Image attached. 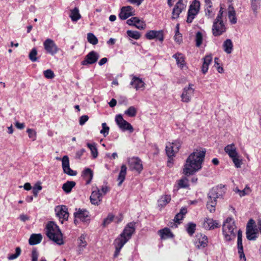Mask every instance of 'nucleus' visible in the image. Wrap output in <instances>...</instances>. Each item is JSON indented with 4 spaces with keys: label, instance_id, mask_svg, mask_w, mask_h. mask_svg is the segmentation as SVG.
<instances>
[{
    "label": "nucleus",
    "instance_id": "40",
    "mask_svg": "<svg viewBox=\"0 0 261 261\" xmlns=\"http://www.w3.org/2000/svg\"><path fill=\"white\" fill-rule=\"evenodd\" d=\"M137 113V110L134 106H130L128 109H127L124 112V114L126 115V116L134 117L136 116Z\"/></svg>",
    "mask_w": 261,
    "mask_h": 261
},
{
    "label": "nucleus",
    "instance_id": "63",
    "mask_svg": "<svg viewBox=\"0 0 261 261\" xmlns=\"http://www.w3.org/2000/svg\"><path fill=\"white\" fill-rule=\"evenodd\" d=\"M175 41L177 42L178 43H180L181 41H182V36L180 33H178L176 32L175 35L174 36Z\"/></svg>",
    "mask_w": 261,
    "mask_h": 261
},
{
    "label": "nucleus",
    "instance_id": "46",
    "mask_svg": "<svg viewBox=\"0 0 261 261\" xmlns=\"http://www.w3.org/2000/svg\"><path fill=\"white\" fill-rule=\"evenodd\" d=\"M90 202L92 204L96 205L98 203V191H92L90 197Z\"/></svg>",
    "mask_w": 261,
    "mask_h": 261
},
{
    "label": "nucleus",
    "instance_id": "41",
    "mask_svg": "<svg viewBox=\"0 0 261 261\" xmlns=\"http://www.w3.org/2000/svg\"><path fill=\"white\" fill-rule=\"evenodd\" d=\"M261 0H251L252 9L255 14L257 13V10L259 9Z\"/></svg>",
    "mask_w": 261,
    "mask_h": 261
},
{
    "label": "nucleus",
    "instance_id": "24",
    "mask_svg": "<svg viewBox=\"0 0 261 261\" xmlns=\"http://www.w3.org/2000/svg\"><path fill=\"white\" fill-rule=\"evenodd\" d=\"M246 237L249 240H255L258 237V232L256 227L250 228L249 226L246 229Z\"/></svg>",
    "mask_w": 261,
    "mask_h": 261
},
{
    "label": "nucleus",
    "instance_id": "12",
    "mask_svg": "<svg viewBox=\"0 0 261 261\" xmlns=\"http://www.w3.org/2000/svg\"><path fill=\"white\" fill-rule=\"evenodd\" d=\"M180 147V144L178 141H175L173 143H168L166 144V151L168 158H173L179 151Z\"/></svg>",
    "mask_w": 261,
    "mask_h": 261
},
{
    "label": "nucleus",
    "instance_id": "18",
    "mask_svg": "<svg viewBox=\"0 0 261 261\" xmlns=\"http://www.w3.org/2000/svg\"><path fill=\"white\" fill-rule=\"evenodd\" d=\"M44 47L47 53L53 55L58 51V48L54 41L50 39H47L43 43Z\"/></svg>",
    "mask_w": 261,
    "mask_h": 261
},
{
    "label": "nucleus",
    "instance_id": "5",
    "mask_svg": "<svg viewBox=\"0 0 261 261\" xmlns=\"http://www.w3.org/2000/svg\"><path fill=\"white\" fill-rule=\"evenodd\" d=\"M237 226L231 217H228L223 224V235L226 241H231L236 238Z\"/></svg>",
    "mask_w": 261,
    "mask_h": 261
},
{
    "label": "nucleus",
    "instance_id": "11",
    "mask_svg": "<svg viewBox=\"0 0 261 261\" xmlns=\"http://www.w3.org/2000/svg\"><path fill=\"white\" fill-rule=\"evenodd\" d=\"M74 223H77L80 221L87 222L90 220V215L88 211L85 209H76L74 213Z\"/></svg>",
    "mask_w": 261,
    "mask_h": 261
},
{
    "label": "nucleus",
    "instance_id": "30",
    "mask_svg": "<svg viewBox=\"0 0 261 261\" xmlns=\"http://www.w3.org/2000/svg\"><path fill=\"white\" fill-rule=\"evenodd\" d=\"M130 85L134 86L135 89L138 90L140 89L141 88H143L145 83L142 79L134 76L130 83Z\"/></svg>",
    "mask_w": 261,
    "mask_h": 261
},
{
    "label": "nucleus",
    "instance_id": "44",
    "mask_svg": "<svg viewBox=\"0 0 261 261\" xmlns=\"http://www.w3.org/2000/svg\"><path fill=\"white\" fill-rule=\"evenodd\" d=\"M178 187L179 189L189 187V185L188 179L187 177H184L179 179L178 181Z\"/></svg>",
    "mask_w": 261,
    "mask_h": 261
},
{
    "label": "nucleus",
    "instance_id": "6",
    "mask_svg": "<svg viewBox=\"0 0 261 261\" xmlns=\"http://www.w3.org/2000/svg\"><path fill=\"white\" fill-rule=\"evenodd\" d=\"M224 151L230 159L232 160L236 168H240L242 164V160L239 159V155L237 151V148L233 143L227 145L224 148Z\"/></svg>",
    "mask_w": 261,
    "mask_h": 261
},
{
    "label": "nucleus",
    "instance_id": "28",
    "mask_svg": "<svg viewBox=\"0 0 261 261\" xmlns=\"http://www.w3.org/2000/svg\"><path fill=\"white\" fill-rule=\"evenodd\" d=\"M127 174V166L125 164H123L121 166L120 171L117 177V181H118V186H120L123 182L124 181L126 175Z\"/></svg>",
    "mask_w": 261,
    "mask_h": 261
},
{
    "label": "nucleus",
    "instance_id": "51",
    "mask_svg": "<svg viewBox=\"0 0 261 261\" xmlns=\"http://www.w3.org/2000/svg\"><path fill=\"white\" fill-rule=\"evenodd\" d=\"M110 191V187L108 186H103L101 187L100 190H99V201H100V197L102 195H105Z\"/></svg>",
    "mask_w": 261,
    "mask_h": 261
},
{
    "label": "nucleus",
    "instance_id": "27",
    "mask_svg": "<svg viewBox=\"0 0 261 261\" xmlns=\"http://www.w3.org/2000/svg\"><path fill=\"white\" fill-rule=\"evenodd\" d=\"M159 234L160 236L161 239H167L170 238H173L174 234L171 231L169 228L165 227L163 229H161L158 231Z\"/></svg>",
    "mask_w": 261,
    "mask_h": 261
},
{
    "label": "nucleus",
    "instance_id": "22",
    "mask_svg": "<svg viewBox=\"0 0 261 261\" xmlns=\"http://www.w3.org/2000/svg\"><path fill=\"white\" fill-rule=\"evenodd\" d=\"M126 23L129 25H134L140 30L144 29L146 25L145 22L141 21L137 17L130 18L126 21Z\"/></svg>",
    "mask_w": 261,
    "mask_h": 261
},
{
    "label": "nucleus",
    "instance_id": "35",
    "mask_svg": "<svg viewBox=\"0 0 261 261\" xmlns=\"http://www.w3.org/2000/svg\"><path fill=\"white\" fill-rule=\"evenodd\" d=\"M228 17L231 24H234L237 23L236 13L233 7H229Z\"/></svg>",
    "mask_w": 261,
    "mask_h": 261
},
{
    "label": "nucleus",
    "instance_id": "4",
    "mask_svg": "<svg viewBox=\"0 0 261 261\" xmlns=\"http://www.w3.org/2000/svg\"><path fill=\"white\" fill-rule=\"evenodd\" d=\"M46 234L47 237L59 245L64 244L63 235L59 226L54 222L50 221L46 226Z\"/></svg>",
    "mask_w": 261,
    "mask_h": 261
},
{
    "label": "nucleus",
    "instance_id": "57",
    "mask_svg": "<svg viewBox=\"0 0 261 261\" xmlns=\"http://www.w3.org/2000/svg\"><path fill=\"white\" fill-rule=\"evenodd\" d=\"M183 219V216L180 213H178L176 214L175 216L173 221L176 224H179L181 223V221Z\"/></svg>",
    "mask_w": 261,
    "mask_h": 261
},
{
    "label": "nucleus",
    "instance_id": "29",
    "mask_svg": "<svg viewBox=\"0 0 261 261\" xmlns=\"http://www.w3.org/2000/svg\"><path fill=\"white\" fill-rule=\"evenodd\" d=\"M172 57L176 60V64L180 68L183 69L184 67L186 65L185 57L184 55L181 53L178 52L173 55Z\"/></svg>",
    "mask_w": 261,
    "mask_h": 261
},
{
    "label": "nucleus",
    "instance_id": "33",
    "mask_svg": "<svg viewBox=\"0 0 261 261\" xmlns=\"http://www.w3.org/2000/svg\"><path fill=\"white\" fill-rule=\"evenodd\" d=\"M42 237L41 234H33L31 236L29 242L31 245H35L39 244L42 240Z\"/></svg>",
    "mask_w": 261,
    "mask_h": 261
},
{
    "label": "nucleus",
    "instance_id": "56",
    "mask_svg": "<svg viewBox=\"0 0 261 261\" xmlns=\"http://www.w3.org/2000/svg\"><path fill=\"white\" fill-rule=\"evenodd\" d=\"M45 77L47 79H53L55 76L54 72L50 69H47L43 72Z\"/></svg>",
    "mask_w": 261,
    "mask_h": 261
},
{
    "label": "nucleus",
    "instance_id": "59",
    "mask_svg": "<svg viewBox=\"0 0 261 261\" xmlns=\"http://www.w3.org/2000/svg\"><path fill=\"white\" fill-rule=\"evenodd\" d=\"M123 220V214L120 213L119 214V216L115 217L114 218V221L117 224L121 223V222Z\"/></svg>",
    "mask_w": 261,
    "mask_h": 261
},
{
    "label": "nucleus",
    "instance_id": "37",
    "mask_svg": "<svg viewBox=\"0 0 261 261\" xmlns=\"http://www.w3.org/2000/svg\"><path fill=\"white\" fill-rule=\"evenodd\" d=\"M237 248L238 254L240 256V258L244 257L245 256L243 251V245L242 238H237Z\"/></svg>",
    "mask_w": 261,
    "mask_h": 261
},
{
    "label": "nucleus",
    "instance_id": "54",
    "mask_svg": "<svg viewBox=\"0 0 261 261\" xmlns=\"http://www.w3.org/2000/svg\"><path fill=\"white\" fill-rule=\"evenodd\" d=\"M219 59L218 57H215L214 59L215 66L217 68V71L219 73H223L224 72L223 67L220 66L219 63Z\"/></svg>",
    "mask_w": 261,
    "mask_h": 261
},
{
    "label": "nucleus",
    "instance_id": "21",
    "mask_svg": "<svg viewBox=\"0 0 261 261\" xmlns=\"http://www.w3.org/2000/svg\"><path fill=\"white\" fill-rule=\"evenodd\" d=\"M133 15H134V8L132 6H127L121 8L119 16L122 20H126Z\"/></svg>",
    "mask_w": 261,
    "mask_h": 261
},
{
    "label": "nucleus",
    "instance_id": "10",
    "mask_svg": "<svg viewBox=\"0 0 261 261\" xmlns=\"http://www.w3.org/2000/svg\"><path fill=\"white\" fill-rule=\"evenodd\" d=\"M194 91L193 84H189L188 87L183 88L182 94L180 95L181 101L186 103L190 102L194 94Z\"/></svg>",
    "mask_w": 261,
    "mask_h": 261
},
{
    "label": "nucleus",
    "instance_id": "13",
    "mask_svg": "<svg viewBox=\"0 0 261 261\" xmlns=\"http://www.w3.org/2000/svg\"><path fill=\"white\" fill-rule=\"evenodd\" d=\"M117 124L118 125L120 129L123 131L128 130L129 132L132 133L134 131V129L129 122L124 120L121 114L117 115L115 118Z\"/></svg>",
    "mask_w": 261,
    "mask_h": 261
},
{
    "label": "nucleus",
    "instance_id": "36",
    "mask_svg": "<svg viewBox=\"0 0 261 261\" xmlns=\"http://www.w3.org/2000/svg\"><path fill=\"white\" fill-rule=\"evenodd\" d=\"M75 186V182L74 181H68L63 185L62 189L65 192L68 193Z\"/></svg>",
    "mask_w": 261,
    "mask_h": 261
},
{
    "label": "nucleus",
    "instance_id": "2",
    "mask_svg": "<svg viewBox=\"0 0 261 261\" xmlns=\"http://www.w3.org/2000/svg\"><path fill=\"white\" fill-rule=\"evenodd\" d=\"M135 222H130L126 225L122 232L114 241L115 251L114 257H117L120 254L121 248L129 239L135 231Z\"/></svg>",
    "mask_w": 261,
    "mask_h": 261
},
{
    "label": "nucleus",
    "instance_id": "8",
    "mask_svg": "<svg viewBox=\"0 0 261 261\" xmlns=\"http://www.w3.org/2000/svg\"><path fill=\"white\" fill-rule=\"evenodd\" d=\"M227 27L223 21L214 20L212 26V31L214 36L219 37L226 32Z\"/></svg>",
    "mask_w": 261,
    "mask_h": 261
},
{
    "label": "nucleus",
    "instance_id": "39",
    "mask_svg": "<svg viewBox=\"0 0 261 261\" xmlns=\"http://www.w3.org/2000/svg\"><path fill=\"white\" fill-rule=\"evenodd\" d=\"M115 216L112 213H109L107 217L105 218L102 222V226L103 227H107V226L112 223L114 220Z\"/></svg>",
    "mask_w": 261,
    "mask_h": 261
},
{
    "label": "nucleus",
    "instance_id": "58",
    "mask_svg": "<svg viewBox=\"0 0 261 261\" xmlns=\"http://www.w3.org/2000/svg\"><path fill=\"white\" fill-rule=\"evenodd\" d=\"M88 116L87 115H83L81 116L80 118L79 123L81 125H83L85 124L86 122H87L88 120Z\"/></svg>",
    "mask_w": 261,
    "mask_h": 261
},
{
    "label": "nucleus",
    "instance_id": "64",
    "mask_svg": "<svg viewBox=\"0 0 261 261\" xmlns=\"http://www.w3.org/2000/svg\"><path fill=\"white\" fill-rule=\"evenodd\" d=\"M32 261H38V254L36 250L32 252Z\"/></svg>",
    "mask_w": 261,
    "mask_h": 261
},
{
    "label": "nucleus",
    "instance_id": "26",
    "mask_svg": "<svg viewBox=\"0 0 261 261\" xmlns=\"http://www.w3.org/2000/svg\"><path fill=\"white\" fill-rule=\"evenodd\" d=\"M205 8L204 11L206 16L208 18L213 17L214 14L213 12V3L211 0H204Z\"/></svg>",
    "mask_w": 261,
    "mask_h": 261
},
{
    "label": "nucleus",
    "instance_id": "9",
    "mask_svg": "<svg viewBox=\"0 0 261 261\" xmlns=\"http://www.w3.org/2000/svg\"><path fill=\"white\" fill-rule=\"evenodd\" d=\"M128 165L130 170L136 171L139 174L141 172L143 169L141 160L137 157L128 159Z\"/></svg>",
    "mask_w": 261,
    "mask_h": 261
},
{
    "label": "nucleus",
    "instance_id": "55",
    "mask_svg": "<svg viewBox=\"0 0 261 261\" xmlns=\"http://www.w3.org/2000/svg\"><path fill=\"white\" fill-rule=\"evenodd\" d=\"M42 189L40 182L36 183L33 188V193L35 196H37L38 193Z\"/></svg>",
    "mask_w": 261,
    "mask_h": 261
},
{
    "label": "nucleus",
    "instance_id": "62",
    "mask_svg": "<svg viewBox=\"0 0 261 261\" xmlns=\"http://www.w3.org/2000/svg\"><path fill=\"white\" fill-rule=\"evenodd\" d=\"M27 132L29 134V136L30 138H32L33 140H34L36 138V133L35 131L31 129H28L27 130Z\"/></svg>",
    "mask_w": 261,
    "mask_h": 261
},
{
    "label": "nucleus",
    "instance_id": "48",
    "mask_svg": "<svg viewBox=\"0 0 261 261\" xmlns=\"http://www.w3.org/2000/svg\"><path fill=\"white\" fill-rule=\"evenodd\" d=\"M88 41L93 45L96 44L97 43V39L96 37L92 33H89L87 34Z\"/></svg>",
    "mask_w": 261,
    "mask_h": 261
},
{
    "label": "nucleus",
    "instance_id": "49",
    "mask_svg": "<svg viewBox=\"0 0 261 261\" xmlns=\"http://www.w3.org/2000/svg\"><path fill=\"white\" fill-rule=\"evenodd\" d=\"M88 147L89 148L91 151V153L93 156V158H95L97 156V148L96 147V144L95 143H88L87 144Z\"/></svg>",
    "mask_w": 261,
    "mask_h": 261
},
{
    "label": "nucleus",
    "instance_id": "25",
    "mask_svg": "<svg viewBox=\"0 0 261 261\" xmlns=\"http://www.w3.org/2000/svg\"><path fill=\"white\" fill-rule=\"evenodd\" d=\"M97 59L96 53L93 51L89 53L86 56L84 61H82V64L85 65L87 64H91L95 63Z\"/></svg>",
    "mask_w": 261,
    "mask_h": 261
},
{
    "label": "nucleus",
    "instance_id": "61",
    "mask_svg": "<svg viewBox=\"0 0 261 261\" xmlns=\"http://www.w3.org/2000/svg\"><path fill=\"white\" fill-rule=\"evenodd\" d=\"M223 11L222 10V9L221 8L219 10V13L218 14L215 20H216L217 21H223Z\"/></svg>",
    "mask_w": 261,
    "mask_h": 261
},
{
    "label": "nucleus",
    "instance_id": "17",
    "mask_svg": "<svg viewBox=\"0 0 261 261\" xmlns=\"http://www.w3.org/2000/svg\"><path fill=\"white\" fill-rule=\"evenodd\" d=\"M62 166L63 171L65 174L71 176H74L76 175V172L70 168L69 159L67 155H64L62 158Z\"/></svg>",
    "mask_w": 261,
    "mask_h": 261
},
{
    "label": "nucleus",
    "instance_id": "3",
    "mask_svg": "<svg viewBox=\"0 0 261 261\" xmlns=\"http://www.w3.org/2000/svg\"><path fill=\"white\" fill-rule=\"evenodd\" d=\"M225 187L220 185L213 187L207 195L206 208L210 213H214L217 205V199L222 197L225 193Z\"/></svg>",
    "mask_w": 261,
    "mask_h": 261
},
{
    "label": "nucleus",
    "instance_id": "45",
    "mask_svg": "<svg viewBox=\"0 0 261 261\" xmlns=\"http://www.w3.org/2000/svg\"><path fill=\"white\" fill-rule=\"evenodd\" d=\"M196 225L193 223H189L187 224V232L188 234L192 236L195 232Z\"/></svg>",
    "mask_w": 261,
    "mask_h": 261
},
{
    "label": "nucleus",
    "instance_id": "7",
    "mask_svg": "<svg viewBox=\"0 0 261 261\" xmlns=\"http://www.w3.org/2000/svg\"><path fill=\"white\" fill-rule=\"evenodd\" d=\"M200 9V2L198 1H194L190 5L188 11L187 22L191 23Z\"/></svg>",
    "mask_w": 261,
    "mask_h": 261
},
{
    "label": "nucleus",
    "instance_id": "47",
    "mask_svg": "<svg viewBox=\"0 0 261 261\" xmlns=\"http://www.w3.org/2000/svg\"><path fill=\"white\" fill-rule=\"evenodd\" d=\"M195 41L196 46H200V45L202 44L203 41V35L202 33L200 32L196 33Z\"/></svg>",
    "mask_w": 261,
    "mask_h": 261
},
{
    "label": "nucleus",
    "instance_id": "60",
    "mask_svg": "<svg viewBox=\"0 0 261 261\" xmlns=\"http://www.w3.org/2000/svg\"><path fill=\"white\" fill-rule=\"evenodd\" d=\"M144 0H126L127 2L132 5H136L137 6H140Z\"/></svg>",
    "mask_w": 261,
    "mask_h": 261
},
{
    "label": "nucleus",
    "instance_id": "15",
    "mask_svg": "<svg viewBox=\"0 0 261 261\" xmlns=\"http://www.w3.org/2000/svg\"><path fill=\"white\" fill-rule=\"evenodd\" d=\"M207 237L202 233H197L196 235V239L194 244L198 249L205 248L208 244Z\"/></svg>",
    "mask_w": 261,
    "mask_h": 261
},
{
    "label": "nucleus",
    "instance_id": "52",
    "mask_svg": "<svg viewBox=\"0 0 261 261\" xmlns=\"http://www.w3.org/2000/svg\"><path fill=\"white\" fill-rule=\"evenodd\" d=\"M15 253L11 254L8 256L9 260H13L17 258L21 253V249L19 247H17L15 250Z\"/></svg>",
    "mask_w": 261,
    "mask_h": 261
},
{
    "label": "nucleus",
    "instance_id": "16",
    "mask_svg": "<svg viewBox=\"0 0 261 261\" xmlns=\"http://www.w3.org/2000/svg\"><path fill=\"white\" fill-rule=\"evenodd\" d=\"M202 227L206 229H214L220 227V223L217 220H214L210 218H204L201 223Z\"/></svg>",
    "mask_w": 261,
    "mask_h": 261
},
{
    "label": "nucleus",
    "instance_id": "20",
    "mask_svg": "<svg viewBox=\"0 0 261 261\" xmlns=\"http://www.w3.org/2000/svg\"><path fill=\"white\" fill-rule=\"evenodd\" d=\"M186 8L185 5L183 3L182 0H178L173 7V10L172 13V18L176 19L179 17L180 14Z\"/></svg>",
    "mask_w": 261,
    "mask_h": 261
},
{
    "label": "nucleus",
    "instance_id": "43",
    "mask_svg": "<svg viewBox=\"0 0 261 261\" xmlns=\"http://www.w3.org/2000/svg\"><path fill=\"white\" fill-rule=\"evenodd\" d=\"M70 17L73 21H77L81 18V15L77 8H75L71 12Z\"/></svg>",
    "mask_w": 261,
    "mask_h": 261
},
{
    "label": "nucleus",
    "instance_id": "42",
    "mask_svg": "<svg viewBox=\"0 0 261 261\" xmlns=\"http://www.w3.org/2000/svg\"><path fill=\"white\" fill-rule=\"evenodd\" d=\"M126 34L130 38L135 40H138L141 37L140 32L138 31H134V30H128L126 31Z\"/></svg>",
    "mask_w": 261,
    "mask_h": 261
},
{
    "label": "nucleus",
    "instance_id": "31",
    "mask_svg": "<svg viewBox=\"0 0 261 261\" xmlns=\"http://www.w3.org/2000/svg\"><path fill=\"white\" fill-rule=\"evenodd\" d=\"M82 177L86 181V184H89L93 177V173L91 169L86 168L82 173Z\"/></svg>",
    "mask_w": 261,
    "mask_h": 261
},
{
    "label": "nucleus",
    "instance_id": "19",
    "mask_svg": "<svg viewBox=\"0 0 261 261\" xmlns=\"http://www.w3.org/2000/svg\"><path fill=\"white\" fill-rule=\"evenodd\" d=\"M57 216L62 219L61 222L63 223L64 220H67L69 217L68 209L64 205L57 206L55 208Z\"/></svg>",
    "mask_w": 261,
    "mask_h": 261
},
{
    "label": "nucleus",
    "instance_id": "14",
    "mask_svg": "<svg viewBox=\"0 0 261 261\" xmlns=\"http://www.w3.org/2000/svg\"><path fill=\"white\" fill-rule=\"evenodd\" d=\"M147 40L156 39L162 42L164 40V31L161 30H149L145 34Z\"/></svg>",
    "mask_w": 261,
    "mask_h": 261
},
{
    "label": "nucleus",
    "instance_id": "50",
    "mask_svg": "<svg viewBox=\"0 0 261 261\" xmlns=\"http://www.w3.org/2000/svg\"><path fill=\"white\" fill-rule=\"evenodd\" d=\"M110 131V127L108 126L106 122H103L102 124V129L100 131V133L103 134L104 137L107 136Z\"/></svg>",
    "mask_w": 261,
    "mask_h": 261
},
{
    "label": "nucleus",
    "instance_id": "23",
    "mask_svg": "<svg viewBox=\"0 0 261 261\" xmlns=\"http://www.w3.org/2000/svg\"><path fill=\"white\" fill-rule=\"evenodd\" d=\"M213 61V56L211 54L206 55L203 58V64L201 66V71L205 74L209 68V65Z\"/></svg>",
    "mask_w": 261,
    "mask_h": 261
},
{
    "label": "nucleus",
    "instance_id": "1",
    "mask_svg": "<svg viewBox=\"0 0 261 261\" xmlns=\"http://www.w3.org/2000/svg\"><path fill=\"white\" fill-rule=\"evenodd\" d=\"M206 153L205 149L191 153L184 164L182 173L187 176L193 175L202 168Z\"/></svg>",
    "mask_w": 261,
    "mask_h": 261
},
{
    "label": "nucleus",
    "instance_id": "32",
    "mask_svg": "<svg viewBox=\"0 0 261 261\" xmlns=\"http://www.w3.org/2000/svg\"><path fill=\"white\" fill-rule=\"evenodd\" d=\"M223 50L227 54H230L233 51V43L230 39H226L223 43Z\"/></svg>",
    "mask_w": 261,
    "mask_h": 261
},
{
    "label": "nucleus",
    "instance_id": "34",
    "mask_svg": "<svg viewBox=\"0 0 261 261\" xmlns=\"http://www.w3.org/2000/svg\"><path fill=\"white\" fill-rule=\"evenodd\" d=\"M170 195H165L162 196L160 200H158V205L161 207H164L171 201Z\"/></svg>",
    "mask_w": 261,
    "mask_h": 261
},
{
    "label": "nucleus",
    "instance_id": "53",
    "mask_svg": "<svg viewBox=\"0 0 261 261\" xmlns=\"http://www.w3.org/2000/svg\"><path fill=\"white\" fill-rule=\"evenodd\" d=\"M37 54L36 49L35 48H33L29 54V58L32 61L35 62L37 61Z\"/></svg>",
    "mask_w": 261,
    "mask_h": 261
},
{
    "label": "nucleus",
    "instance_id": "38",
    "mask_svg": "<svg viewBox=\"0 0 261 261\" xmlns=\"http://www.w3.org/2000/svg\"><path fill=\"white\" fill-rule=\"evenodd\" d=\"M234 192L238 193L240 197L245 196L246 195L249 194L251 192V190L249 187L246 186L244 189L240 190L238 187H236L234 190Z\"/></svg>",
    "mask_w": 261,
    "mask_h": 261
}]
</instances>
